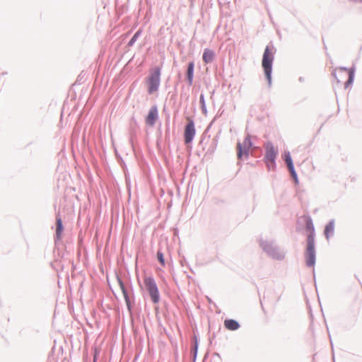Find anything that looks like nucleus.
I'll return each mask as SVG.
<instances>
[{"instance_id": "obj_1", "label": "nucleus", "mask_w": 362, "mask_h": 362, "mask_svg": "<svg viewBox=\"0 0 362 362\" xmlns=\"http://www.w3.org/2000/svg\"><path fill=\"white\" fill-rule=\"evenodd\" d=\"M161 68L156 66L150 70L149 75L146 78L148 93L153 94L158 91L160 83Z\"/></svg>"}, {"instance_id": "obj_2", "label": "nucleus", "mask_w": 362, "mask_h": 362, "mask_svg": "<svg viewBox=\"0 0 362 362\" xmlns=\"http://www.w3.org/2000/svg\"><path fill=\"white\" fill-rule=\"evenodd\" d=\"M273 59V51L269 47H267L263 54L262 67L264 70L269 83H271L272 79L271 75Z\"/></svg>"}, {"instance_id": "obj_3", "label": "nucleus", "mask_w": 362, "mask_h": 362, "mask_svg": "<svg viewBox=\"0 0 362 362\" xmlns=\"http://www.w3.org/2000/svg\"><path fill=\"white\" fill-rule=\"evenodd\" d=\"M334 76L339 83L344 82L345 87H348L353 81L354 71L348 69H338L334 71Z\"/></svg>"}, {"instance_id": "obj_4", "label": "nucleus", "mask_w": 362, "mask_h": 362, "mask_svg": "<svg viewBox=\"0 0 362 362\" xmlns=\"http://www.w3.org/2000/svg\"><path fill=\"white\" fill-rule=\"evenodd\" d=\"M144 284L151 298L152 301L154 303H158L160 300V296L154 279L151 276H146L144 279Z\"/></svg>"}, {"instance_id": "obj_5", "label": "nucleus", "mask_w": 362, "mask_h": 362, "mask_svg": "<svg viewBox=\"0 0 362 362\" xmlns=\"http://www.w3.org/2000/svg\"><path fill=\"white\" fill-rule=\"evenodd\" d=\"M306 264L308 267H313L315 263V239L313 235H308L307 249L305 252Z\"/></svg>"}, {"instance_id": "obj_6", "label": "nucleus", "mask_w": 362, "mask_h": 362, "mask_svg": "<svg viewBox=\"0 0 362 362\" xmlns=\"http://www.w3.org/2000/svg\"><path fill=\"white\" fill-rule=\"evenodd\" d=\"M252 146L251 139L249 136H246L242 143L237 144V156L238 159L242 158L243 156H247L248 151Z\"/></svg>"}, {"instance_id": "obj_7", "label": "nucleus", "mask_w": 362, "mask_h": 362, "mask_svg": "<svg viewBox=\"0 0 362 362\" xmlns=\"http://www.w3.org/2000/svg\"><path fill=\"white\" fill-rule=\"evenodd\" d=\"M276 154L277 153L274 146L271 144H267L266 146L265 160L269 168H274Z\"/></svg>"}, {"instance_id": "obj_8", "label": "nucleus", "mask_w": 362, "mask_h": 362, "mask_svg": "<svg viewBox=\"0 0 362 362\" xmlns=\"http://www.w3.org/2000/svg\"><path fill=\"white\" fill-rule=\"evenodd\" d=\"M188 123L185 127L184 137L185 144H189L193 140L196 131L194 122L188 119Z\"/></svg>"}, {"instance_id": "obj_9", "label": "nucleus", "mask_w": 362, "mask_h": 362, "mask_svg": "<svg viewBox=\"0 0 362 362\" xmlns=\"http://www.w3.org/2000/svg\"><path fill=\"white\" fill-rule=\"evenodd\" d=\"M158 117V111L156 105L152 106L148 112V115L146 117V123L149 127L154 126L156 120Z\"/></svg>"}, {"instance_id": "obj_10", "label": "nucleus", "mask_w": 362, "mask_h": 362, "mask_svg": "<svg viewBox=\"0 0 362 362\" xmlns=\"http://www.w3.org/2000/svg\"><path fill=\"white\" fill-rule=\"evenodd\" d=\"M284 156L285 162L286 163V165L288 166V168L292 177H293V179L296 181H297V175L294 170V166H293V163L290 153L285 152Z\"/></svg>"}, {"instance_id": "obj_11", "label": "nucleus", "mask_w": 362, "mask_h": 362, "mask_svg": "<svg viewBox=\"0 0 362 362\" xmlns=\"http://www.w3.org/2000/svg\"><path fill=\"white\" fill-rule=\"evenodd\" d=\"M215 57V52L210 49H205L203 53L202 59L205 64H209L213 62Z\"/></svg>"}, {"instance_id": "obj_12", "label": "nucleus", "mask_w": 362, "mask_h": 362, "mask_svg": "<svg viewBox=\"0 0 362 362\" xmlns=\"http://www.w3.org/2000/svg\"><path fill=\"white\" fill-rule=\"evenodd\" d=\"M225 327L231 331L237 330L240 327L239 323L232 319L226 320L224 321Z\"/></svg>"}, {"instance_id": "obj_13", "label": "nucleus", "mask_w": 362, "mask_h": 362, "mask_svg": "<svg viewBox=\"0 0 362 362\" xmlns=\"http://www.w3.org/2000/svg\"><path fill=\"white\" fill-rule=\"evenodd\" d=\"M56 223H57V228H56V236L57 240H60L62 237V234L63 232V225H62V218L57 216L56 218Z\"/></svg>"}, {"instance_id": "obj_14", "label": "nucleus", "mask_w": 362, "mask_h": 362, "mask_svg": "<svg viewBox=\"0 0 362 362\" xmlns=\"http://www.w3.org/2000/svg\"><path fill=\"white\" fill-rule=\"evenodd\" d=\"M193 71H194V63L193 62H190L188 64L187 73V79H188L189 85L192 84V81H193Z\"/></svg>"}, {"instance_id": "obj_15", "label": "nucleus", "mask_w": 362, "mask_h": 362, "mask_svg": "<svg viewBox=\"0 0 362 362\" xmlns=\"http://www.w3.org/2000/svg\"><path fill=\"white\" fill-rule=\"evenodd\" d=\"M334 229V224L333 222H329L325 228V234L326 238L328 239L329 236L333 233Z\"/></svg>"}, {"instance_id": "obj_16", "label": "nucleus", "mask_w": 362, "mask_h": 362, "mask_svg": "<svg viewBox=\"0 0 362 362\" xmlns=\"http://www.w3.org/2000/svg\"><path fill=\"white\" fill-rule=\"evenodd\" d=\"M307 229L310 232L308 235H313V238H314V227L312 221L310 218L307 221Z\"/></svg>"}, {"instance_id": "obj_17", "label": "nucleus", "mask_w": 362, "mask_h": 362, "mask_svg": "<svg viewBox=\"0 0 362 362\" xmlns=\"http://www.w3.org/2000/svg\"><path fill=\"white\" fill-rule=\"evenodd\" d=\"M157 258H158V260L159 261V262L160 263V264L163 267H164L165 265V262L164 255H163V252H161L160 251H158Z\"/></svg>"}, {"instance_id": "obj_18", "label": "nucleus", "mask_w": 362, "mask_h": 362, "mask_svg": "<svg viewBox=\"0 0 362 362\" xmlns=\"http://www.w3.org/2000/svg\"><path fill=\"white\" fill-rule=\"evenodd\" d=\"M119 285H120V287L122 288V293H123V295H124V297L125 298V300L127 302V304H129V296H128V294L124 288V284L122 281H119Z\"/></svg>"}, {"instance_id": "obj_19", "label": "nucleus", "mask_w": 362, "mask_h": 362, "mask_svg": "<svg viewBox=\"0 0 362 362\" xmlns=\"http://www.w3.org/2000/svg\"><path fill=\"white\" fill-rule=\"evenodd\" d=\"M141 33V31L140 30H138L135 34L132 37V38L130 40L129 42V45H132L134 42L136 40V39L138 38V37L139 36Z\"/></svg>"}]
</instances>
